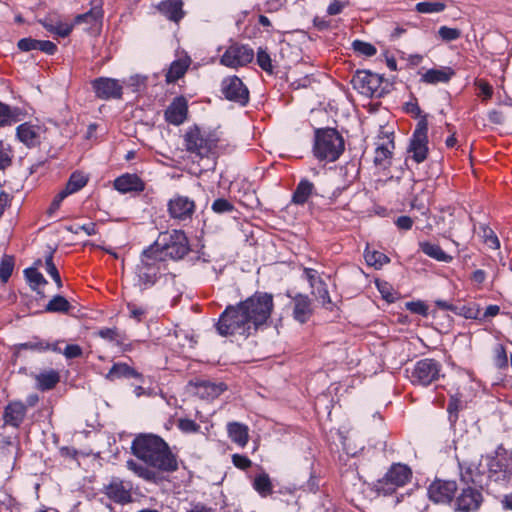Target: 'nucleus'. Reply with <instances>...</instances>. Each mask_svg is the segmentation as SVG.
I'll return each mask as SVG.
<instances>
[{"label": "nucleus", "mask_w": 512, "mask_h": 512, "mask_svg": "<svg viewBox=\"0 0 512 512\" xmlns=\"http://www.w3.org/2000/svg\"><path fill=\"white\" fill-rule=\"evenodd\" d=\"M273 306L271 294L257 292L236 306H227L216 323L217 332L221 336L249 335L267 322Z\"/></svg>", "instance_id": "nucleus-1"}, {"label": "nucleus", "mask_w": 512, "mask_h": 512, "mask_svg": "<svg viewBox=\"0 0 512 512\" xmlns=\"http://www.w3.org/2000/svg\"><path fill=\"white\" fill-rule=\"evenodd\" d=\"M131 450L146 466L134 460H128L127 468L145 480H156L157 475L152 469L164 473L175 472L178 469L177 456L172 453L169 445L157 435H138L132 442Z\"/></svg>", "instance_id": "nucleus-2"}, {"label": "nucleus", "mask_w": 512, "mask_h": 512, "mask_svg": "<svg viewBox=\"0 0 512 512\" xmlns=\"http://www.w3.org/2000/svg\"><path fill=\"white\" fill-rule=\"evenodd\" d=\"M149 248H154L153 252L158 254L163 262L167 258L172 260L182 259L190 251L188 238L181 230L161 233Z\"/></svg>", "instance_id": "nucleus-3"}, {"label": "nucleus", "mask_w": 512, "mask_h": 512, "mask_svg": "<svg viewBox=\"0 0 512 512\" xmlns=\"http://www.w3.org/2000/svg\"><path fill=\"white\" fill-rule=\"evenodd\" d=\"M344 139L336 129L325 128L315 131L313 152L320 161L334 162L343 153Z\"/></svg>", "instance_id": "nucleus-4"}, {"label": "nucleus", "mask_w": 512, "mask_h": 512, "mask_svg": "<svg viewBox=\"0 0 512 512\" xmlns=\"http://www.w3.org/2000/svg\"><path fill=\"white\" fill-rule=\"evenodd\" d=\"M153 249L148 247L142 252L140 263L136 267L138 284L143 288L151 287L156 283L163 265V261L153 252Z\"/></svg>", "instance_id": "nucleus-5"}, {"label": "nucleus", "mask_w": 512, "mask_h": 512, "mask_svg": "<svg viewBox=\"0 0 512 512\" xmlns=\"http://www.w3.org/2000/svg\"><path fill=\"white\" fill-rule=\"evenodd\" d=\"M411 477L412 471L407 465L395 463L384 477L377 481L376 490L384 495H391L397 488L406 485Z\"/></svg>", "instance_id": "nucleus-6"}, {"label": "nucleus", "mask_w": 512, "mask_h": 512, "mask_svg": "<svg viewBox=\"0 0 512 512\" xmlns=\"http://www.w3.org/2000/svg\"><path fill=\"white\" fill-rule=\"evenodd\" d=\"M441 364L434 359H422L414 365L409 376L414 385L428 386L441 376Z\"/></svg>", "instance_id": "nucleus-7"}, {"label": "nucleus", "mask_w": 512, "mask_h": 512, "mask_svg": "<svg viewBox=\"0 0 512 512\" xmlns=\"http://www.w3.org/2000/svg\"><path fill=\"white\" fill-rule=\"evenodd\" d=\"M217 140L212 135L205 136L199 128H191L185 134V147L200 158L207 157L216 147Z\"/></svg>", "instance_id": "nucleus-8"}, {"label": "nucleus", "mask_w": 512, "mask_h": 512, "mask_svg": "<svg viewBox=\"0 0 512 512\" xmlns=\"http://www.w3.org/2000/svg\"><path fill=\"white\" fill-rule=\"evenodd\" d=\"M351 84L355 90L367 97H380L382 95V77L365 70L357 71Z\"/></svg>", "instance_id": "nucleus-9"}, {"label": "nucleus", "mask_w": 512, "mask_h": 512, "mask_svg": "<svg viewBox=\"0 0 512 512\" xmlns=\"http://www.w3.org/2000/svg\"><path fill=\"white\" fill-rule=\"evenodd\" d=\"M482 488L465 484L454 499V509L459 512H476L483 503Z\"/></svg>", "instance_id": "nucleus-10"}, {"label": "nucleus", "mask_w": 512, "mask_h": 512, "mask_svg": "<svg viewBox=\"0 0 512 512\" xmlns=\"http://www.w3.org/2000/svg\"><path fill=\"white\" fill-rule=\"evenodd\" d=\"M428 123L426 119L418 121L413 135L410 139L409 153L412 154V158L417 162H423L428 154Z\"/></svg>", "instance_id": "nucleus-11"}, {"label": "nucleus", "mask_w": 512, "mask_h": 512, "mask_svg": "<svg viewBox=\"0 0 512 512\" xmlns=\"http://www.w3.org/2000/svg\"><path fill=\"white\" fill-rule=\"evenodd\" d=\"M254 58V51L246 45L233 44L221 56L222 65L237 69L250 63Z\"/></svg>", "instance_id": "nucleus-12"}, {"label": "nucleus", "mask_w": 512, "mask_h": 512, "mask_svg": "<svg viewBox=\"0 0 512 512\" xmlns=\"http://www.w3.org/2000/svg\"><path fill=\"white\" fill-rule=\"evenodd\" d=\"M221 91L225 98L245 106L249 101V90L237 76H229L223 79Z\"/></svg>", "instance_id": "nucleus-13"}, {"label": "nucleus", "mask_w": 512, "mask_h": 512, "mask_svg": "<svg viewBox=\"0 0 512 512\" xmlns=\"http://www.w3.org/2000/svg\"><path fill=\"white\" fill-rule=\"evenodd\" d=\"M460 479L464 484L482 488L486 484V464H482V457L477 461L460 463Z\"/></svg>", "instance_id": "nucleus-14"}, {"label": "nucleus", "mask_w": 512, "mask_h": 512, "mask_svg": "<svg viewBox=\"0 0 512 512\" xmlns=\"http://www.w3.org/2000/svg\"><path fill=\"white\" fill-rule=\"evenodd\" d=\"M96 96L102 100L120 99L123 94V86L113 78L99 77L91 82Z\"/></svg>", "instance_id": "nucleus-15"}, {"label": "nucleus", "mask_w": 512, "mask_h": 512, "mask_svg": "<svg viewBox=\"0 0 512 512\" xmlns=\"http://www.w3.org/2000/svg\"><path fill=\"white\" fill-rule=\"evenodd\" d=\"M132 485L119 478H112L110 482L104 486V494L113 502L118 504H127L132 501Z\"/></svg>", "instance_id": "nucleus-16"}, {"label": "nucleus", "mask_w": 512, "mask_h": 512, "mask_svg": "<svg viewBox=\"0 0 512 512\" xmlns=\"http://www.w3.org/2000/svg\"><path fill=\"white\" fill-rule=\"evenodd\" d=\"M456 491L455 481L437 480L430 485L428 494L430 499L436 503H450L453 501Z\"/></svg>", "instance_id": "nucleus-17"}, {"label": "nucleus", "mask_w": 512, "mask_h": 512, "mask_svg": "<svg viewBox=\"0 0 512 512\" xmlns=\"http://www.w3.org/2000/svg\"><path fill=\"white\" fill-rule=\"evenodd\" d=\"M293 318L303 324L306 323L313 314L311 299L304 294L298 293L292 298Z\"/></svg>", "instance_id": "nucleus-18"}, {"label": "nucleus", "mask_w": 512, "mask_h": 512, "mask_svg": "<svg viewBox=\"0 0 512 512\" xmlns=\"http://www.w3.org/2000/svg\"><path fill=\"white\" fill-rule=\"evenodd\" d=\"M188 114V104L184 97H176L165 110V119L173 125L182 124Z\"/></svg>", "instance_id": "nucleus-19"}, {"label": "nucleus", "mask_w": 512, "mask_h": 512, "mask_svg": "<svg viewBox=\"0 0 512 512\" xmlns=\"http://www.w3.org/2000/svg\"><path fill=\"white\" fill-rule=\"evenodd\" d=\"M27 408L21 401L10 402L4 410L3 419L6 425L19 427L26 416Z\"/></svg>", "instance_id": "nucleus-20"}, {"label": "nucleus", "mask_w": 512, "mask_h": 512, "mask_svg": "<svg viewBox=\"0 0 512 512\" xmlns=\"http://www.w3.org/2000/svg\"><path fill=\"white\" fill-rule=\"evenodd\" d=\"M194 202L186 196H177L169 202V212L173 218L186 219L194 212Z\"/></svg>", "instance_id": "nucleus-21"}, {"label": "nucleus", "mask_w": 512, "mask_h": 512, "mask_svg": "<svg viewBox=\"0 0 512 512\" xmlns=\"http://www.w3.org/2000/svg\"><path fill=\"white\" fill-rule=\"evenodd\" d=\"M114 188L118 192H143L145 183L136 174H123L114 181Z\"/></svg>", "instance_id": "nucleus-22"}, {"label": "nucleus", "mask_w": 512, "mask_h": 512, "mask_svg": "<svg viewBox=\"0 0 512 512\" xmlns=\"http://www.w3.org/2000/svg\"><path fill=\"white\" fill-rule=\"evenodd\" d=\"M158 11L170 21L178 23L184 17L182 0H163L157 6Z\"/></svg>", "instance_id": "nucleus-23"}, {"label": "nucleus", "mask_w": 512, "mask_h": 512, "mask_svg": "<svg viewBox=\"0 0 512 512\" xmlns=\"http://www.w3.org/2000/svg\"><path fill=\"white\" fill-rule=\"evenodd\" d=\"M41 128L28 123L17 127V137L28 147H34L40 142Z\"/></svg>", "instance_id": "nucleus-24"}, {"label": "nucleus", "mask_w": 512, "mask_h": 512, "mask_svg": "<svg viewBox=\"0 0 512 512\" xmlns=\"http://www.w3.org/2000/svg\"><path fill=\"white\" fill-rule=\"evenodd\" d=\"M228 436L232 442L243 448L249 441V429L245 424L229 422L227 424Z\"/></svg>", "instance_id": "nucleus-25"}, {"label": "nucleus", "mask_w": 512, "mask_h": 512, "mask_svg": "<svg viewBox=\"0 0 512 512\" xmlns=\"http://www.w3.org/2000/svg\"><path fill=\"white\" fill-rule=\"evenodd\" d=\"M119 378L142 379V375L126 363H115L106 374V379L113 381Z\"/></svg>", "instance_id": "nucleus-26"}, {"label": "nucleus", "mask_w": 512, "mask_h": 512, "mask_svg": "<svg viewBox=\"0 0 512 512\" xmlns=\"http://www.w3.org/2000/svg\"><path fill=\"white\" fill-rule=\"evenodd\" d=\"M453 75L454 71L449 67L430 69L422 75L421 81L428 84L447 83Z\"/></svg>", "instance_id": "nucleus-27"}, {"label": "nucleus", "mask_w": 512, "mask_h": 512, "mask_svg": "<svg viewBox=\"0 0 512 512\" xmlns=\"http://www.w3.org/2000/svg\"><path fill=\"white\" fill-rule=\"evenodd\" d=\"M486 463V480L499 482L506 479V471L503 465L496 458H487Z\"/></svg>", "instance_id": "nucleus-28"}, {"label": "nucleus", "mask_w": 512, "mask_h": 512, "mask_svg": "<svg viewBox=\"0 0 512 512\" xmlns=\"http://www.w3.org/2000/svg\"><path fill=\"white\" fill-rule=\"evenodd\" d=\"M420 248L431 258L441 262H451L452 257L446 254L439 245L430 242H420Z\"/></svg>", "instance_id": "nucleus-29"}, {"label": "nucleus", "mask_w": 512, "mask_h": 512, "mask_svg": "<svg viewBox=\"0 0 512 512\" xmlns=\"http://www.w3.org/2000/svg\"><path fill=\"white\" fill-rule=\"evenodd\" d=\"M40 23L43 25V27L60 37H66L70 34L72 31V25L68 23H64L61 21H54L52 19H45L41 20Z\"/></svg>", "instance_id": "nucleus-30"}, {"label": "nucleus", "mask_w": 512, "mask_h": 512, "mask_svg": "<svg viewBox=\"0 0 512 512\" xmlns=\"http://www.w3.org/2000/svg\"><path fill=\"white\" fill-rule=\"evenodd\" d=\"M59 380V374L54 370H50L36 376L37 386L42 391L54 388Z\"/></svg>", "instance_id": "nucleus-31"}, {"label": "nucleus", "mask_w": 512, "mask_h": 512, "mask_svg": "<svg viewBox=\"0 0 512 512\" xmlns=\"http://www.w3.org/2000/svg\"><path fill=\"white\" fill-rule=\"evenodd\" d=\"M392 149H394V143L392 140H388L387 143L379 145L375 150V164L385 168L388 164L389 158L391 157Z\"/></svg>", "instance_id": "nucleus-32"}, {"label": "nucleus", "mask_w": 512, "mask_h": 512, "mask_svg": "<svg viewBox=\"0 0 512 512\" xmlns=\"http://www.w3.org/2000/svg\"><path fill=\"white\" fill-rule=\"evenodd\" d=\"M188 66L189 62L186 60L179 59L172 62L166 74V81L168 83H173L177 81L185 74Z\"/></svg>", "instance_id": "nucleus-33"}, {"label": "nucleus", "mask_w": 512, "mask_h": 512, "mask_svg": "<svg viewBox=\"0 0 512 512\" xmlns=\"http://www.w3.org/2000/svg\"><path fill=\"white\" fill-rule=\"evenodd\" d=\"M88 180V175L81 171H75L71 174L63 192H78L87 185Z\"/></svg>", "instance_id": "nucleus-34"}, {"label": "nucleus", "mask_w": 512, "mask_h": 512, "mask_svg": "<svg viewBox=\"0 0 512 512\" xmlns=\"http://www.w3.org/2000/svg\"><path fill=\"white\" fill-rule=\"evenodd\" d=\"M364 258L369 266L380 269L383 265L390 262V258L382 252L370 250L368 247L364 252Z\"/></svg>", "instance_id": "nucleus-35"}, {"label": "nucleus", "mask_w": 512, "mask_h": 512, "mask_svg": "<svg viewBox=\"0 0 512 512\" xmlns=\"http://www.w3.org/2000/svg\"><path fill=\"white\" fill-rule=\"evenodd\" d=\"M253 487L262 497H266L273 492L272 482L266 473L259 474L255 477Z\"/></svg>", "instance_id": "nucleus-36"}, {"label": "nucleus", "mask_w": 512, "mask_h": 512, "mask_svg": "<svg viewBox=\"0 0 512 512\" xmlns=\"http://www.w3.org/2000/svg\"><path fill=\"white\" fill-rule=\"evenodd\" d=\"M103 17V11L100 6H95L88 12L79 14L75 17V24L87 23L94 25L98 23Z\"/></svg>", "instance_id": "nucleus-37"}, {"label": "nucleus", "mask_w": 512, "mask_h": 512, "mask_svg": "<svg viewBox=\"0 0 512 512\" xmlns=\"http://www.w3.org/2000/svg\"><path fill=\"white\" fill-rule=\"evenodd\" d=\"M71 309V304L69 301L63 296L56 295L54 296L46 305V312H58V313H67Z\"/></svg>", "instance_id": "nucleus-38"}, {"label": "nucleus", "mask_w": 512, "mask_h": 512, "mask_svg": "<svg viewBox=\"0 0 512 512\" xmlns=\"http://www.w3.org/2000/svg\"><path fill=\"white\" fill-rule=\"evenodd\" d=\"M18 109L0 102V126L11 125L19 121Z\"/></svg>", "instance_id": "nucleus-39"}, {"label": "nucleus", "mask_w": 512, "mask_h": 512, "mask_svg": "<svg viewBox=\"0 0 512 512\" xmlns=\"http://www.w3.org/2000/svg\"><path fill=\"white\" fill-rule=\"evenodd\" d=\"M317 283L318 284L312 288V294L324 307L329 308L328 305H331L332 302L327 286L323 280H317Z\"/></svg>", "instance_id": "nucleus-40"}, {"label": "nucleus", "mask_w": 512, "mask_h": 512, "mask_svg": "<svg viewBox=\"0 0 512 512\" xmlns=\"http://www.w3.org/2000/svg\"><path fill=\"white\" fill-rule=\"evenodd\" d=\"M445 8V3L441 1L419 2L415 6L417 12L424 14L439 13L442 12Z\"/></svg>", "instance_id": "nucleus-41"}, {"label": "nucleus", "mask_w": 512, "mask_h": 512, "mask_svg": "<svg viewBox=\"0 0 512 512\" xmlns=\"http://www.w3.org/2000/svg\"><path fill=\"white\" fill-rule=\"evenodd\" d=\"M14 154L10 144L0 140V170H5L12 164Z\"/></svg>", "instance_id": "nucleus-42"}, {"label": "nucleus", "mask_w": 512, "mask_h": 512, "mask_svg": "<svg viewBox=\"0 0 512 512\" xmlns=\"http://www.w3.org/2000/svg\"><path fill=\"white\" fill-rule=\"evenodd\" d=\"M24 274L32 290H37L40 285L47 283L46 279L36 268H27Z\"/></svg>", "instance_id": "nucleus-43"}, {"label": "nucleus", "mask_w": 512, "mask_h": 512, "mask_svg": "<svg viewBox=\"0 0 512 512\" xmlns=\"http://www.w3.org/2000/svg\"><path fill=\"white\" fill-rule=\"evenodd\" d=\"M14 269V259L12 256L5 255L0 262V279L6 283L12 275Z\"/></svg>", "instance_id": "nucleus-44"}, {"label": "nucleus", "mask_w": 512, "mask_h": 512, "mask_svg": "<svg viewBox=\"0 0 512 512\" xmlns=\"http://www.w3.org/2000/svg\"><path fill=\"white\" fill-rule=\"evenodd\" d=\"M97 334L99 337L110 342H115L117 345H122L125 340L116 328H102Z\"/></svg>", "instance_id": "nucleus-45"}, {"label": "nucleus", "mask_w": 512, "mask_h": 512, "mask_svg": "<svg viewBox=\"0 0 512 512\" xmlns=\"http://www.w3.org/2000/svg\"><path fill=\"white\" fill-rule=\"evenodd\" d=\"M455 314L465 317L466 319L482 320L481 309L478 305L458 307V312Z\"/></svg>", "instance_id": "nucleus-46"}, {"label": "nucleus", "mask_w": 512, "mask_h": 512, "mask_svg": "<svg viewBox=\"0 0 512 512\" xmlns=\"http://www.w3.org/2000/svg\"><path fill=\"white\" fill-rule=\"evenodd\" d=\"M257 64L269 74L273 73V65L270 55L266 52V50L259 48L257 51Z\"/></svg>", "instance_id": "nucleus-47"}, {"label": "nucleus", "mask_w": 512, "mask_h": 512, "mask_svg": "<svg viewBox=\"0 0 512 512\" xmlns=\"http://www.w3.org/2000/svg\"><path fill=\"white\" fill-rule=\"evenodd\" d=\"M480 228L482 230V238L484 239V242L491 249H498L500 247V242L494 231L486 225H481Z\"/></svg>", "instance_id": "nucleus-48"}, {"label": "nucleus", "mask_w": 512, "mask_h": 512, "mask_svg": "<svg viewBox=\"0 0 512 512\" xmlns=\"http://www.w3.org/2000/svg\"><path fill=\"white\" fill-rule=\"evenodd\" d=\"M212 210L215 213L222 214V213H230L234 210L233 204L224 198L216 199L212 204Z\"/></svg>", "instance_id": "nucleus-49"}, {"label": "nucleus", "mask_w": 512, "mask_h": 512, "mask_svg": "<svg viewBox=\"0 0 512 512\" xmlns=\"http://www.w3.org/2000/svg\"><path fill=\"white\" fill-rule=\"evenodd\" d=\"M352 45L355 51L365 56L371 57L377 52L376 48L372 44L360 40H355Z\"/></svg>", "instance_id": "nucleus-50"}, {"label": "nucleus", "mask_w": 512, "mask_h": 512, "mask_svg": "<svg viewBox=\"0 0 512 512\" xmlns=\"http://www.w3.org/2000/svg\"><path fill=\"white\" fill-rule=\"evenodd\" d=\"M177 426L183 433H197L200 430L199 424L187 418L179 419Z\"/></svg>", "instance_id": "nucleus-51"}, {"label": "nucleus", "mask_w": 512, "mask_h": 512, "mask_svg": "<svg viewBox=\"0 0 512 512\" xmlns=\"http://www.w3.org/2000/svg\"><path fill=\"white\" fill-rule=\"evenodd\" d=\"M438 33L440 37L445 41H453L461 36L460 30L447 26L440 27Z\"/></svg>", "instance_id": "nucleus-52"}, {"label": "nucleus", "mask_w": 512, "mask_h": 512, "mask_svg": "<svg viewBox=\"0 0 512 512\" xmlns=\"http://www.w3.org/2000/svg\"><path fill=\"white\" fill-rule=\"evenodd\" d=\"M69 194H58L53 201L51 202L50 206L46 210V214L50 219H54L56 217V213L59 210L62 202L64 201L65 197Z\"/></svg>", "instance_id": "nucleus-53"}, {"label": "nucleus", "mask_w": 512, "mask_h": 512, "mask_svg": "<svg viewBox=\"0 0 512 512\" xmlns=\"http://www.w3.org/2000/svg\"><path fill=\"white\" fill-rule=\"evenodd\" d=\"M21 348L42 352L50 349V344L42 340H33L21 344Z\"/></svg>", "instance_id": "nucleus-54"}, {"label": "nucleus", "mask_w": 512, "mask_h": 512, "mask_svg": "<svg viewBox=\"0 0 512 512\" xmlns=\"http://www.w3.org/2000/svg\"><path fill=\"white\" fill-rule=\"evenodd\" d=\"M17 46L21 51L24 52L38 50V40L32 38H22L18 41Z\"/></svg>", "instance_id": "nucleus-55"}, {"label": "nucleus", "mask_w": 512, "mask_h": 512, "mask_svg": "<svg viewBox=\"0 0 512 512\" xmlns=\"http://www.w3.org/2000/svg\"><path fill=\"white\" fill-rule=\"evenodd\" d=\"M127 308L130 317L137 320L138 322L142 321L146 314V310L143 307L137 306L133 303H128Z\"/></svg>", "instance_id": "nucleus-56"}, {"label": "nucleus", "mask_w": 512, "mask_h": 512, "mask_svg": "<svg viewBox=\"0 0 512 512\" xmlns=\"http://www.w3.org/2000/svg\"><path fill=\"white\" fill-rule=\"evenodd\" d=\"M494 362H495V365L500 369L507 366V364H508L507 353L503 346H499L497 348Z\"/></svg>", "instance_id": "nucleus-57"}, {"label": "nucleus", "mask_w": 512, "mask_h": 512, "mask_svg": "<svg viewBox=\"0 0 512 512\" xmlns=\"http://www.w3.org/2000/svg\"><path fill=\"white\" fill-rule=\"evenodd\" d=\"M232 462L237 468L242 470L248 469L252 465L251 460L247 456L240 454H234L232 456Z\"/></svg>", "instance_id": "nucleus-58"}, {"label": "nucleus", "mask_w": 512, "mask_h": 512, "mask_svg": "<svg viewBox=\"0 0 512 512\" xmlns=\"http://www.w3.org/2000/svg\"><path fill=\"white\" fill-rule=\"evenodd\" d=\"M63 354L67 359H74L82 355V348L77 344H69L65 347Z\"/></svg>", "instance_id": "nucleus-59"}, {"label": "nucleus", "mask_w": 512, "mask_h": 512, "mask_svg": "<svg viewBox=\"0 0 512 512\" xmlns=\"http://www.w3.org/2000/svg\"><path fill=\"white\" fill-rule=\"evenodd\" d=\"M38 50L48 55H53L57 50V46L49 40H38Z\"/></svg>", "instance_id": "nucleus-60"}, {"label": "nucleus", "mask_w": 512, "mask_h": 512, "mask_svg": "<svg viewBox=\"0 0 512 512\" xmlns=\"http://www.w3.org/2000/svg\"><path fill=\"white\" fill-rule=\"evenodd\" d=\"M395 225L401 230H410L413 225V220L409 216H400L396 219Z\"/></svg>", "instance_id": "nucleus-61"}, {"label": "nucleus", "mask_w": 512, "mask_h": 512, "mask_svg": "<svg viewBox=\"0 0 512 512\" xmlns=\"http://www.w3.org/2000/svg\"><path fill=\"white\" fill-rule=\"evenodd\" d=\"M46 272L53 278L54 275L59 273L53 262V252H50L45 258Z\"/></svg>", "instance_id": "nucleus-62"}, {"label": "nucleus", "mask_w": 512, "mask_h": 512, "mask_svg": "<svg viewBox=\"0 0 512 512\" xmlns=\"http://www.w3.org/2000/svg\"><path fill=\"white\" fill-rule=\"evenodd\" d=\"M186 512H216V510L198 502L191 504L190 507L186 509Z\"/></svg>", "instance_id": "nucleus-63"}, {"label": "nucleus", "mask_w": 512, "mask_h": 512, "mask_svg": "<svg viewBox=\"0 0 512 512\" xmlns=\"http://www.w3.org/2000/svg\"><path fill=\"white\" fill-rule=\"evenodd\" d=\"M304 274L306 276V279L309 281L311 288H313L314 286H316L318 284L317 280H322L321 278H319L317 276V271L314 269L305 268Z\"/></svg>", "instance_id": "nucleus-64"}]
</instances>
